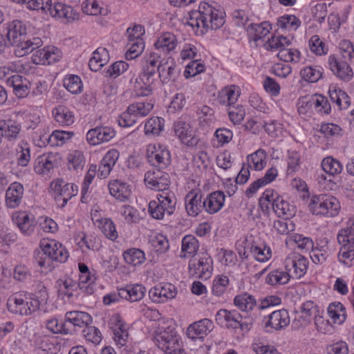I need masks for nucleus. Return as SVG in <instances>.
<instances>
[{
    "label": "nucleus",
    "mask_w": 354,
    "mask_h": 354,
    "mask_svg": "<svg viewBox=\"0 0 354 354\" xmlns=\"http://www.w3.org/2000/svg\"><path fill=\"white\" fill-rule=\"evenodd\" d=\"M26 26L19 20L13 21L8 26L7 39L10 44L16 46L15 54L18 57L32 53L43 44L39 37L26 39Z\"/></svg>",
    "instance_id": "f257e3e1"
},
{
    "label": "nucleus",
    "mask_w": 354,
    "mask_h": 354,
    "mask_svg": "<svg viewBox=\"0 0 354 354\" xmlns=\"http://www.w3.org/2000/svg\"><path fill=\"white\" fill-rule=\"evenodd\" d=\"M39 296L32 297V294L24 292L16 293L10 297L7 302V307L10 312L22 316L32 315L39 309L41 301L48 298V293L44 286H41Z\"/></svg>",
    "instance_id": "f03ea898"
},
{
    "label": "nucleus",
    "mask_w": 354,
    "mask_h": 354,
    "mask_svg": "<svg viewBox=\"0 0 354 354\" xmlns=\"http://www.w3.org/2000/svg\"><path fill=\"white\" fill-rule=\"evenodd\" d=\"M28 9L40 11L43 14L49 13L53 17L66 19L68 21L78 19V13L70 6L60 2L52 3V0H27Z\"/></svg>",
    "instance_id": "7ed1b4c3"
},
{
    "label": "nucleus",
    "mask_w": 354,
    "mask_h": 354,
    "mask_svg": "<svg viewBox=\"0 0 354 354\" xmlns=\"http://www.w3.org/2000/svg\"><path fill=\"white\" fill-rule=\"evenodd\" d=\"M41 250H35L34 258L41 268L49 267L51 261L64 263L69 254L66 249L59 242L42 243Z\"/></svg>",
    "instance_id": "20e7f679"
},
{
    "label": "nucleus",
    "mask_w": 354,
    "mask_h": 354,
    "mask_svg": "<svg viewBox=\"0 0 354 354\" xmlns=\"http://www.w3.org/2000/svg\"><path fill=\"white\" fill-rule=\"evenodd\" d=\"M308 207L313 214L330 217L337 215L340 209L339 203L335 197L325 194L313 196Z\"/></svg>",
    "instance_id": "39448f33"
},
{
    "label": "nucleus",
    "mask_w": 354,
    "mask_h": 354,
    "mask_svg": "<svg viewBox=\"0 0 354 354\" xmlns=\"http://www.w3.org/2000/svg\"><path fill=\"white\" fill-rule=\"evenodd\" d=\"M216 321L227 328H241L242 330H249L252 325V319L245 315H241L236 310L221 309L216 314Z\"/></svg>",
    "instance_id": "423d86ee"
},
{
    "label": "nucleus",
    "mask_w": 354,
    "mask_h": 354,
    "mask_svg": "<svg viewBox=\"0 0 354 354\" xmlns=\"http://www.w3.org/2000/svg\"><path fill=\"white\" fill-rule=\"evenodd\" d=\"M337 239L341 245L338 259L344 264L348 265L354 260V225L340 230Z\"/></svg>",
    "instance_id": "0eeeda50"
},
{
    "label": "nucleus",
    "mask_w": 354,
    "mask_h": 354,
    "mask_svg": "<svg viewBox=\"0 0 354 354\" xmlns=\"http://www.w3.org/2000/svg\"><path fill=\"white\" fill-rule=\"evenodd\" d=\"M154 339L158 347L165 354L181 353L180 337L174 330L167 328L157 334Z\"/></svg>",
    "instance_id": "6e6552de"
},
{
    "label": "nucleus",
    "mask_w": 354,
    "mask_h": 354,
    "mask_svg": "<svg viewBox=\"0 0 354 354\" xmlns=\"http://www.w3.org/2000/svg\"><path fill=\"white\" fill-rule=\"evenodd\" d=\"M213 261L207 252H202L198 257L192 259L189 262L190 275L203 279H209L212 275Z\"/></svg>",
    "instance_id": "1a4fd4ad"
},
{
    "label": "nucleus",
    "mask_w": 354,
    "mask_h": 354,
    "mask_svg": "<svg viewBox=\"0 0 354 354\" xmlns=\"http://www.w3.org/2000/svg\"><path fill=\"white\" fill-rule=\"evenodd\" d=\"M170 153L162 145H149L147 149V158L150 165L158 169H166L171 162Z\"/></svg>",
    "instance_id": "9d476101"
},
{
    "label": "nucleus",
    "mask_w": 354,
    "mask_h": 354,
    "mask_svg": "<svg viewBox=\"0 0 354 354\" xmlns=\"http://www.w3.org/2000/svg\"><path fill=\"white\" fill-rule=\"evenodd\" d=\"M146 185L155 191L167 192L170 185L169 174L162 171V169L149 171L145 175Z\"/></svg>",
    "instance_id": "9b49d317"
},
{
    "label": "nucleus",
    "mask_w": 354,
    "mask_h": 354,
    "mask_svg": "<svg viewBox=\"0 0 354 354\" xmlns=\"http://www.w3.org/2000/svg\"><path fill=\"white\" fill-rule=\"evenodd\" d=\"M163 62L160 59V55L158 52H152L143 59L142 72L140 75L144 84H151V78L158 72L159 63Z\"/></svg>",
    "instance_id": "f8f14e48"
},
{
    "label": "nucleus",
    "mask_w": 354,
    "mask_h": 354,
    "mask_svg": "<svg viewBox=\"0 0 354 354\" xmlns=\"http://www.w3.org/2000/svg\"><path fill=\"white\" fill-rule=\"evenodd\" d=\"M263 322L264 328L267 332L271 333L273 330L284 329L290 324L289 313L285 309L275 310Z\"/></svg>",
    "instance_id": "ddd939ff"
},
{
    "label": "nucleus",
    "mask_w": 354,
    "mask_h": 354,
    "mask_svg": "<svg viewBox=\"0 0 354 354\" xmlns=\"http://www.w3.org/2000/svg\"><path fill=\"white\" fill-rule=\"evenodd\" d=\"M55 183L53 187L57 205L63 208L67 202L77 194V186L73 183Z\"/></svg>",
    "instance_id": "4468645a"
},
{
    "label": "nucleus",
    "mask_w": 354,
    "mask_h": 354,
    "mask_svg": "<svg viewBox=\"0 0 354 354\" xmlns=\"http://www.w3.org/2000/svg\"><path fill=\"white\" fill-rule=\"evenodd\" d=\"M39 48L32 52V59L35 64H50L59 60L62 57L61 51L55 46H47L41 49Z\"/></svg>",
    "instance_id": "2eb2a0df"
},
{
    "label": "nucleus",
    "mask_w": 354,
    "mask_h": 354,
    "mask_svg": "<svg viewBox=\"0 0 354 354\" xmlns=\"http://www.w3.org/2000/svg\"><path fill=\"white\" fill-rule=\"evenodd\" d=\"M308 260L304 256L294 254L286 261V269L290 274V277L299 279L304 276L308 269Z\"/></svg>",
    "instance_id": "dca6fc26"
},
{
    "label": "nucleus",
    "mask_w": 354,
    "mask_h": 354,
    "mask_svg": "<svg viewBox=\"0 0 354 354\" xmlns=\"http://www.w3.org/2000/svg\"><path fill=\"white\" fill-rule=\"evenodd\" d=\"M205 15L207 18V30H218L225 23V12L221 7H214L206 3Z\"/></svg>",
    "instance_id": "f3484780"
},
{
    "label": "nucleus",
    "mask_w": 354,
    "mask_h": 354,
    "mask_svg": "<svg viewBox=\"0 0 354 354\" xmlns=\"http://www.w3.org/2000/svg\"><path fill=\"white\" fill-rule=\"evenodd\" d=\"M177 290L171 283L159 284L149 291L150 299L156 303H163L176 296Z\"/></svg>",
    "instance_id": "a211bd4d"
},
{
    "label": "nucleus",
    "mask_w": 354,
    "mask_h": 354,
    "mask_svg": "<svg viewBox=\"0 0 354 354\" xmlns=\"http://www.w3.org/2000/svg\"><path fill=\"white\" fill-rule=\"evenodd\" d=\"M328 64L333 74L339 80L346 82L352 80L353 72L347 62L338 59L335 55H330Z\"/></svg>",
    "instance_id": "6ab92c4d"
},
{
    "label": "nucleus",
    "mask_w": 354,
    "mask_h": 354,
    "mask_svg": "<svg viewBox=\"0 0 354 354\" xmlns=\"http://www.w3.org/2000/svg\"><path fill=\"white\" fill-rule=\"evenodd\" d=\"M115 136L113 129L109 127H96L86 133V140L90 145H97L109 142Z\"/></svg>",
    "instance_id": "aec40b11"
},
{
    "label": "nucleus",
    "mask_w": 354,
    "mask_h": 354,
    "mask_svg": "<svg viewBox=\"0 0 354 354\" xmlns=\"http://www.w3.org/2000/svg\"><path fill=\"white\" fill-rule=\"evenodd\" d=\"M180 74L177 68V64L174 60L169 57L167 60L160 62L158 68V76L163 84H168L174 82Z\"/></svg>",
    "instance_id": "412c9836"
},
{
    "label": "nucleus",
    "mask_w": 354,
    "mask_h": 354,
    "mask_svg": "<svg viewBox=\"0 0 354 354\" xmlns=\"http://www.w3.org/2000/svg\"><path fill=\"white\" fill-rule=\"evenodd\" d=\"M58 165L56 153H44L38 156L34 162V170L38 174H48Z\"/></svg>",
    "instance_id": "4be33fe9"
},
{
    "label": "nucleus",
    "mask_w": 354,
    "mask_h": 354,
    "mask_svg": "<svg viewBox=\"0 0 354 354\" xmlns=\"http://www.w3.org/2000/svg\"><path fill=\"white\" fill-rule=\"evenodd\" d=\"M66 324L69 328L74 329V333L77 328H81L90 325L93 319L87 313L83 311H70L65 315Z\"/></svg>",
    "instance_id": "5701e85b"
},
{
    "label": "nucleus",
    "mask_w": 354,
    "mask_h": 354,
    "mask_svg": "<svg viewBox=\"0 0 354 354\" xmlns=\"http://www.w3.org/2000/svg\"><path fill=\"white\" fill-rule=\"evenodd\" d=\"M213 328V323L209 319H203L191 324L187 330V335L192 339H201Z\"/></svg>",
    "instance_id": "b1692460"
},
{
    "label": "nucleus",
    "mask_w": 354,
    "mask_h": 354,
    "mask_svg": "<svg viewBox=\"0 0 354 354\" xmlns=\"http://www.w3.org/2000/svg\"><path fill=\"white\" fill-rule=\"evenodd\" d=\"M201 192L192 191L185 197V209L187 214L192 216H196L204 209V201Z\"/></svg>",
    "instance_id": "393cba45"
},
{
    "label": "nucleus",
    "mask_w": 354,
    "mask_h": 354,
    "mask_svg": "<svg viewBox=\"0 0 354 354\" xmlns=\"http://www.w3.org/2000/svg\"><path fill=\"white\" fill-rule=\"evenodd\" d=\"M174 129L177 136L183 143L187 145H195L197 140L194 138L193 131L189 123L180 120L174 123Z\"/></svg>",
    "instance_id": "a878e982"
},
{
    "label": "nucleus",
    "mask_w": 354,
    "mask_h": 354,
    "mask_svg": "<svg viewBox=\"0 0 354 354\" xmlns=\"http://www.w3.org/2000/svg\"><path fill=\"white\" fill-rule=\"evenodd\" d=\"M225 196L223 192L216 191L209 194L204 201V209L209 214L218 212L223 206Z\"/></svg>",
    "instance_id": "bb28decb"
},
{
    "label": "nucleus",
    "mask_w": 354,
    "mask_h": 354,
    "mask_svg": "<svg viewBox=\"0 0 354 354\" xmlns=\"http://www.w3.org/2000/svg\"><path fill=\"white\" fill-rule=\"evenodd\" d=\"M24 194L23 185L17 182L12 183L6 193V202L8 207H17L21 201Z\"/></svg>",
    "instance_id": "cd10ccee"
},
{
    "label": "nucleus",
    "mask_w": 354,
    "mask_h": 354,
    "mask_svg": "<svg viewBox=\"0 0 354 354\" xmlns=\"http://www.w3.org/2000/svg\"><path fill=\"white\" fill-rule=\"evenodd\" d=\"M199 248L197 239L191 234L185 236L182 239L181 252L180 257L182 259L194 258Z\"/></svg>",
    "instance_id": "c85d7f7f"
},
{
    "label": "nucleus",
    "mask_w": 354,
    "mask_h": 354,
    "mask_svg": "<svg viewBox=\"0 0 354 354\" xmlns=\"http://www.w3.org/2000/svg\"><path fill=\"white\" fill-rule=\"evenodd\" d=\"M110 194L120 201H126L131 196V190L127 183L115 180L109 185Z\"/></svg>",
    "instance_id": "c756f323"
},
{
    "label": "nucleus",
    "mask_w": 354,
    "mask_h": 354,
    "mask_svg": "<svg viewBox=\"0 0 354 354\" xmlns=\"http://www.w3.org/2000/svg\"><path fill=\"white\" fill-rule=\"evenodd\" d=\"M13 219L24 234L29 236L35 231L36 226L35 218H30L26 212L18 213L13 217Z\"/></svg>",
    "instance_id": "7c9ffc66"
},
{
    "label": "nucleus",
    "mask_w": 354,
    "mask_h": 354,
    "mask_svg": "<svg viewBox=\"0 0 354 354\" xmlns=\"http://www.w3.org/2000/svg\"><path fill=\"white\" fill-rule=\"evenodd\" d=\"M146 288L140 284L127 286L122 288L123 299L131 302L140 301L145 296Z\"/></svg>",
    "instance_id": "2f4dec72"
},
{
    "label": "nucleus",
    "mask_w": 354,
    "mask_h": 354,
    "mask_svg": "<svg viewBox=\"0 0 354 354\" xmlns=\"http://www.w3.org/2000/svg\"><path fill=\"white\" fill-rule=\"evenodd\" d=\"M154 45L158 51L167 54L176 48L177 39L174 35L166 32L158 39Z\"/></svg>",
    "instance_id": "473e14b6"
},
{
    "label": "nucleus",
    "mask_w": 354,
    "mask_h": 354,
    "mask_svg": "<svg viewBox=\"0 0 354 354\" xmlns=\"http://www.w3.org/2000/svg\"><path fill=\"white\" fill-rule=\"evenodd\" d=\"M270 29V24L268 21H263L261 24H250L247 28V32L250 39L257 41L269 34Z\"/></svg>",
    "instance_id": "72a5a7b5"
},
{
    "label": "nucleus",
    "mask_w": 354,
    "mask_h": 354,
    "mask_svg": "<svg viewBox=\"0 0 354 354\" xmlns=\"http://www.w3.org/2000/svg\"><path fill=\"white\" fill-rule=\"evenodd\" d=\"M272 209L279 217L284 218L286 220L291 218L295 214V207L283 200L281 196L275 199Z\"/></svg>",
    "instance_id": "f704fd0d"
},
{
    "label": "nucleus",
    "mask_w": 354,
    "mask_h": 354,
    "mask_svg": "<svg viewBox=\"0 0 354 354\" xmlns=\"http://www.w3.org/2000/svg\"><path fill=\"white\" fill-rule=\"evenodd\" d=\"M157 203L162 206L165 212L168 215H171L175 210L176 205V198L174 193L171 192H165L158 194L156 196Z\"/></svg>",
    "instance_id": "c9c22d12"
},
{
    "label": "nucleus",
    "mask_w": 354,
    "mask_h": 354,
    "mask_svg": "<svg viewBox=\"0 0 354 354\" xmlns=\"http://www.w3.org/2000/svg\"><path fill=\"white\" fill-rule=\"evenodd\" d=\"M55 120L62 126H69L74 122L72 112L65 106L59 105L53 111Z\"/></svg>",
    "instance_id": "e433bc0d"
},
{
    "label": "nucleus",
    "mask_w": 354,
    "mask_h": 354,
    "mask_svg": "<svg viewBox=\"0 0 354 354\" xmlns=\"http://www.w3.org/2000/svg\"><path fill=\"white\" fill-rule=\"evenodd\" d=\"M237 89L238 88L234 85L223 88L218 95L217 99L219 103L227 106L235 104L239 96Z\"/></svg>",
    "instance_id": "4c0bfd02"
},
{
    "label": "nucleus",
    "mask_w": 354,
    "mask_h": 354,
    "mask_svg": "<svg viewBox=\"0 0 354 354\" xmlns=\"http://www.w3.org/2000/svg\"><path fill=\"white\" fill-rule=\"evenodd\" d=\"M318 309L317 306L311 301H308L303 304L301 307V318L305 321L309 322L312 317H314L315 324L317 330L319 328V321H322V317L317 315Z\"/></svg>",
    "instance_id": "58836bf2"
},
{
    "label": "nucleus",
    "mask_w": 354,
    "mask_h": 354,
    "mask_svg": "<svg viewBox=\"0 0 354 354\" xmlns=\"http://www.w3.org/2000/svg\"><path fill=\"white\" fill-rule=\"evenodd\" d=\"M328 313L335 324H341L346 319V308L340 302L330 304L328 308Z\"/></svg>",
    "instance_id": "ea45409f"
},
{
    "label": "nucleus",
    "mask_w": 354,
    "mask_h": 354,
    "mask_svg": "<svg viewBox=\"0 0 354 354\" xmlns=\"http://www.w3.org/2000/svg\"><path fill=\"white\" fill-rule=\"evenodd\" d=\"M256 303L254 297L247 292L236 295L234 299V304L244 312L252 310Z\"/></svg>",
    "instance_id": "a19ab883"
},
{
    "label": "nucleus",
    "mask_w": 354,
    "mask_h": 354,
    "mask_svg": "<svg viewBox=\"0 0 354 354\" xmlns=\"http://www.w3.org/2000/svg\"><path fill=\"white\" fill-rule=\"evenodd\" d=\"M165 120L160 117H151L145 123V133L147 136H159L163 131Z\"/></svg>",
    "instance_id": "79ce46f5"
},
{
    "label": "nucleus",
    "mask_w": 354,
    "mask_h": 354,
    "mask_svg": "<svg viewBox=\"0 0 354 354\" xmlns=\"http://www.w3.org/2000/svg\"><path fill=\"white\" fill-rule=\"evenodd\" d=\"M125 262L133 266L141 265L145 261V255L142 250L131 248L123 253Z\"/></svg>",
    "instance_id": "37998d69"
},
{
    "label": "nucleus",
    "mask_w": 354,
    "mask_h": 354,
    "mask_svg": "<svg viewBox=\"0 0 354 354\" xmlns=\"http://www.w3.org/2000/svg\"><path fill=\"white\" fill-rule=\"evenodd\" d=\"M266 153L263 149H259L247 158L248 167H253L256 171L262 170L266 165Z\"/></svg>",
    "instance_id": "c03bdc74"
},
{
    "label": "nucleus",
    "mask_w": 354,
    "mask_h": 354,
    "mask_svg": "<svg viewBox=\"0 0 354 354\" xmlns=\"http://www.w3.org/2000/svg\"><path fill=\"white\" fill-rule=\"evenodd\" d=\"M290 277V274L287 272L275 270L270 272L266 277V283L271 285H283L287 283Z\"/></svg>",
    "instance_id": "a18cd8bd"
},
{
    "label": "nucleus",
    "mask_w": 354,
    "mask_h": 354,
    "mask_svg": "<svg viewBox=\"0 0 354 354\" xmlns=\"http://www.w3.org/2000/svg\"><path fill=\"white\" fill-rule=\"evenodd\" d=\"M322 167L330 176L337 175L342 171V165L340 162L330 156L323 159Z\"/></svg>",
    "instance_id": "49530a36"
},
{
    "label": "nucleus",
    "mask_w": 354,
    "mask_h": 354,
    "mask_svg": "<svg viewBox=\"0 0 354 354\" xmlns=\"http://www.w3.org/2000/svg\"><path fill=\"white\" fill-rule=\"evenodd\" d=\"M108 54L106 48H98L93 53V57L90 59L88 62L89 68L93 71H97L105 64L106 59L102 58V56L106 57Z\"/></svg>",
    "instance_id": "de8ad7c7"
},
{
    "label": "nucleus",
    "mask_w": 354,
    "mask_h": 354,
    "mask_svg": "<svg viewBox=\"0 0 354 354\" xmlns=\"http://www.w3.org/2000/svg\"><path fill=\"white\" fill-rule=\"evenodd\" d=\"M74 135L72 131L56 130L48 138V143L50 146L62 145Z\"/></svg>",
    "instance_id": "09e8293b"
},
{
    "label": "nucleus",
    "mask_w": 354,
    "mask_h": 354,
    "mask_svg": "<svg viewBox=\"0 0 354 354\" xmlns=\"http://www.w3.org/2000/svg\"><path fill=\"white\" fill-rule=\"evenodd\" d=\"M127 46L129 48L125 54V57L127 60L136 58L145 49V42L143 39H138V41L129 40L128 41Z\"/></svg>",
    "instance_id": "8fccbe9b"
},
{
    "label": "nucleus",
    "mask_w": 354,
    "mask_h": 354,
    "mask_svg": "<svg viewBox=\"0 0 354 354\" xmlns=\"http://www.w3.org/2000/svg\"><path fill=\"white\" fill-rule=\"evenodd\" d=\"M301 22L295 15H285L278 19L277 26L282 29L297 30Z\"/></svg>",
    "instance_id": "3c124183"
},
{
    "label": "nucleus",
    "mask_w": 354,
    "mask_h": 354,
    "mask_svg": "<svg viewBox=\"0 0 354 354\" xmlns=\"http://www.w3.org/2000/svg\"><path fill=\"white\" fill-rule=\"evenodd\" d=\"M57 283L59 286V293L68 297H72L73 296V291L79 288L77 283L71 278L65 280L59 279Z\"/></svg>",
    "instance_id": "603ef678"
},
{
    "label": "nucleus",
    "mask_w": 354,
    "mask_h": 354,
    "mask_svg": "<svg viewBox=\"0 0 354 354\" xmlns=\"http://www.w3.org/2000/svg\"><path fill=\"white\" fill-rule=\"evenodd\" d=\"M329 95L331 101L335 103L339 109H346L350 104L348 95L340 89L330 90Z\"/></svg>",
    "instance_id": "864d4df0"
},
{
    "label": "nucleus",
    "mask_w": 354,
    "mask_h": 354,
    "mask_svg": "<svg viewBox=\"0 0 354 354\" xmlns=\"http://www.w3.org/2000/svg\"><path fill=\"white\" fill-rule=\"evenodd\" d=\"M322 68L319 66H307L300 72L301 77L309 82H317L322 76Z\"/></svg>",
    "instance_id": "5fc2aeb1"
},
{
    "label": "nucleus",
    "mask_w": 354,
    "mask_h": 354,
    "mask_svg": "<svg viewBox=\"0 0 354 354\" xmlns=\"http://www.w3.org/2000/svg\"><path fill=\"white\" fill-rule=\"evenodd\" d=\"M20 131V125L12 121H9L8 123H3V124L0 127V134L1 136H5L10 140L15 139Z\"/></svg>",
    "instance_id": "6e6d98bb"
},
{
    "label": "nucleus",
    "mask_w": 354,
    "mask_h": 354,
    "mask_svg": "<svg viewBox=\"0 0 354 354\" xmlns=\"http://www.w3.org/2000/svg\"><path fill=\"white\" fill-rule=\"evenodd\" d=\"M249 251L252 254L254 257L260 262H264L271 257L270 248L266 246L263 248L255 244H251Z\"/></svg>",
    "instance_id": "4d7b16f0"
},
{
    "label": "nucleus",
    "mask_w": 354,
    "mask_h": 354,
    "mask_svg": "<svg viewBox=\"0 0 354 354\" xmlns=\"http://www.w3.org/2000/svg\"><path fill=\"white\" fill-rule=\"evenodd\" d=\"M129 111L134 113L137 118L144 117L148 115L153 108V104L151 102H136L129 106Z\"/></svg>",
    "instance_id": "13d9d810"
},
{
    "label": "nucleus",
    "mask_w": 354,
    "mask_h": 354,
    "mask_svg": "<svg viewBox=\"0 0 354 354\" xmlns=\"http://www.w3.org/2000/svg\"><path fill=\"white\" fill-rule=\"evenodd\" d=\"M46 328L54 333H61L64 335L73 334L74 329L69 328L66 321L59 324L57 319L48 320L46 323Z\"/></svg>",
    "instance_id": "bf43d9fd"
},
{
    "label": "nucleus",
    "mask_w": 354,
    "mask_h": 354,
    "mask_svg": "<svg viewBox=\"0 0 354 354\" xmlns=\"http://www.w3.org/2000/svg\"><path fill=\"white\" fill-rule=\"evenodd\" d=\"M230 283L229 279L225 275L217 276L213 281L212 293L220 297L225 292L227 287Z\"/></svg>",
    "instance_id": "052dcab7"
},
{
    "label": "nucleus",
    "mask_w": 354,
    "mask_h": 354,
    "mask_svg": "<svg viewBox=\"0 0 354 354\" xmlns=\"http://www.w3.org/2000/svg\"><path fill=\"white\" fill-rule=\"evenodd\" d=\"M96 280L95 275L91 273L80 274L79 277V288L84 289L87 294H92L94 291L93 283Z\"/></svg>",
    "instance_id": "680f3d73"
},
{
    "label": "nucleus",
    "mask_w": 354,
    "mask_h": 354,
    "mask_svg": "<svg viewBox=\"0 0 354 354\" xmlns=\"http://www.w3.org/2000/svg\"><path fill=\"white\" fill-rule=\"evenodd\" d=\"M300 53L293 48H281L277 57L285 62H297L299 60Z\"/></svg>",
    "instance_id": "e2e57ef3"
},
{
    "label": "nucleus",
    "mask_w": 354,
    "mask_h": 354,
    "mask_svg": "<svg viewBox=\"0 0 354 354\" xmlns=\"http://www.w3.org/2000/svg\"><path fill=\"white\" fill-rule=\"evenodd\" d=\"M64 86L71 93L77 94L81 92L82 83L80 77L73 75L64 80Z\"/></svg>",
    "instance_id": "0e129e2a"
},
{
    "label": "nucleus",
    "mask_w": 354,
    "mask_h": 354,
    "mask_svg": "<svg viewBox=\"0 0 354 354\" xmlns=\"http://www.w3.org/2000/svg\"><path fill=\"white\" fill-rule=\"evenodd\" d=\"M310 50L317 55H322L327 53L328 48L318 35H313L309 40Z\"/></svg>",
    "instance_id": "69168bd1"
},
{
    "label": "nucleus",
    "mask_w": 354,
    "mask_h": 354,
    "mask_svg": "<svg viewBox=\"0 0 354 354\" xmlns=\"http://www.w3.org/2000/svg\"><path fill=\"white\" fill-rule=\"evenodd\" d=\"M129 64L124 61L114 62L106 70V76L115 78L127 70Z\"/></svg>",
    "instance_id": "338daca9"
},
{
    "label": "nucleus",
    "mask_w": 354,
    "mask_h": 354,
    "mask_svg": "<svg viewBox=\"0 0 354 354\" xmlns=\"http://www.w3.org/2000/svg\"><path fill=\"white\" fill-rule=\"evenodd\" d=\"M102 231L106 238L115 241L118 237L115 224L110 218H106L102 226Z\"/></svg>",
    "instance_id": "774afa93"
}]
</instances>
